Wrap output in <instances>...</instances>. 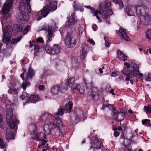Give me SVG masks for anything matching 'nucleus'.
<instances>
[{
    "mask_svg": "<svg viewBox=\"0 0 151 151\" xmlns=\"http://www.w3.org/2000/svg\"><path fill=\"white\" fill-rule=\"evenodd\" d=\"M14 0H7L3 5L1 9H12ZM20 0L18 9H32L30 5L31 0Z\"/></svg>",
    "mask_w": 151,
    "mask_h": 151,
    "instance_id": "f257e3e1",
    "label": "nucleus"
},
{
    "mask_svg": "<svg viewBox=\"0 0 151 151\" xmlns=\"http://www.w3.org/2000/svg\"><path fill=\"white\" fill-rule=\"evenodd\" d=\"M53 116L49 113H43L40 118V120H42L45 123L43 128L45 134H50L51 129L53 128V125L52 124V118Z\"/></svg>",
    "mask_w": 151,
    "mask_h": 151,
    "instance_id": "f03ea898",
    "label": "nucleus"
},
{
    "mask_svg": "<svg viewBox=\"0 0 151 151\" xmlns=\"http://www.w3.org/2000/svg\"><path fill=\"white\" fill-rule=\"evenodd\" d=\"M6 120L8 124L10 123L9 125L10 128L14 129L13 131L16 132L17 127V124H19V120L17 119L15 115L13 117V110L11 108L7 109Z\"/></svg>",
    "mask_w": 151,
    "mask_h": 151,
    "instance_id": "7ed1b4c3",
    "label": "nucleus"
},
{
    "mask_svg": "<svg viewBox=\"0 0 151 151\" xmlns=\"http://www.w3.org/2000/svg\"><path fill=\"white\" fill-rule=\"evenodd\" d=\"M112 10H91V12L94 14L97 19L99 20V22H101L102 20L99 17L98 14L103 19L105 20L106 23H111L109 21V17L110 14L112 13Z\"/></svg>",
    "mask_w": 151,
    "mask_h": 151,
    "instance_id": "20e7f679",
    "label": "nucleus"
},
{
    "mask_svg": "<svg viewBox=\"0 0 151 151\" xmlns=\"http://www.w3.org/2000/svg\"><path fill=\"white\" fill-rule=\"evenodd\" d=\"M25 71H26V70H24V72L20 75L21 77L24 81V73ZM35 75V74L34 70L31 67H30L28 70V72L27 75V77L24 79L25 81L24 82V81L23 82L21 86L24 91L25 90L27 86H29L30 85V82L28 81L29 78L31 80L32 77L33 76H34Z\"/></svg>",
    "mask_w": 151,
    "mask_h": 151,
    "instance_id": "39448f33",
    "label": "nucleus"
},
{
    "mask_svg": "<svg viewBox=\"0 0 151 151\" xmlns=\"http://www.w3.org/2000/svg\"><path fill=\"white\" fill-rule=\"evenodd\" d=\"M65 42L66 47L69 48H73L77 43L76 39L72 36V34L68 32L65 39Z\"/></svg>",
    "mask_w": 151,
    "mask_h": 151,
    "instance_id": "423d86ee",
    "label": "nucleus"
},
{
    "mask_svg": "<svg viewBox=\"0 0 151 151\" xmlns=\"http://www.w3.org/2000/svg\"><path fill=\"white\" fill-rule=\"evenodd\" d=\"M132 72V73H129L127 74H125L124 75L126 76L125 80L127 81H130L131 84H133L134 80L132 79L134 77L139 78L143 76V74L142 73H140V71L138 69V67L136 69H134V70Z\"/></svg>",
    "mask_w": 151,
    "mask_h": 151,
    "instance_id": "0eeeda50",
    "label": "nucleus"
},
{
    "mask_svg": "<svg viewBox=\"0 0 151 151\" xmlns=\"http://www.w3.org/2000/svg\"><path fill=\"white\" fill-rule=\"evenodd\" d=\"M91 140V148H96L97 149H100L103 146L102 142L99 139V137L97 134H96L92 137L90 139Z\"/></svg>",
    "mask_w": 151,
    "mask_h": 151,
    "instance_id": "6e6552de",
    "label": "nucleus"
},
{
    "mask_svg": "<svg viewBox=\"0 0 151 151\" xmlns=\"http://www.w3.org/2000/svg\"><path fill=\"white\" fill-rule=\"evenodd\" d=\"M33 127L34 129L32 133L34 136H35L32 137L33 140L37 141H39L40 142H42L45 139H46L47 138L46 135L45 134L41 132L38 133L37 127L36 125L34 124Z\"/></svg>",
    "mask_w": 151,
    "mask_h": 151,
    "instance_id": "1a4fd4ad",
    "label": "nucleus"
},
{
    "mask_svg": "<svg viewBox=\"0 0 151 151\" xmlns=\"http://www.w3.org/2000/svg\"><path fill=\"white\" fill-rule=\"evenodd\" d=\"M73 104L71 101H69L67 104H66L64 108L60 107L58 109V112L55 114L54 116L62 115L64 113H70L71 111L73 108Z\"/></svg>",
    "mask_w": 151,
    "mask_h": 151,
    "instance_id": "9d476101",
    "label": "nucleus"
},
{
    "mask_svg": "<svg viewBox=\"0 0 151 151\" xmlns=\"http://www.w3.org/2000/svg\"><path fill=\"white\" fill-rule=\"evenodd\" d=\"M115 111L113 114V116L118 122H121L123 121L124 116L127 115V112L123 108H121L119 111L116 110Z\"/></svg>",
    "mask_w": 151,
    "mask_h": 151,
    "instance_id": "9b49d317",
    "label": "nucleus"
},
{
    "mask_svg": "<svg viewBox=\"0 0 151 151\" xmlns=\"http://www.w3.org/2000/svg\"><path fill=\"white\" fill-rule=\"evenodd\" d=\"M124 65L126 67L124 68L123 70L122 71V72L124 74H127L129 73H132L134 69H136L138 67V69L139 70V65L136 63H132V65L130 66V65L128 63L124 62Z\"/></svg>",
    "mask_w": 151,
    "mask_h": 151,
    "instance_id": "f8f14e48",
    "label": "nucleus"
},
{
    "mask_svg": "<svg viewBox=\"0 0 151 151\" xmlns=\"http://www.w3.org/2000/svg\"><path fill=\"white\" fill-rule=\"evenodd\" d=\"M45 49L48 53L54 55L60 52V47L58 44H54L52 48L50 45H47L45 47Z\"/></svg>",
    "mask_w": 151,
    "mask_h": 151,
    "instance_id": "ddd939ff",
    "label": "nucleus"
},
{
    "mask_svg": "<svg viewBox=\"0 0 151 151\" xmlns=\"http://www.w3.org/2000/svg\"><path fill=\"white\" fill-rule=\"evenodd\" d=\"M75 13H72L70 16L67 17V19L68 20L65 22V26L66 27H70L74 25L77 22V17L75 16Z\"/></svg>",
    "mask_w": 151,
    "mask_h": 151,
    "instance_id": "4468645a",
    "label": "nucleus"
},
{
    "mask_svg": "<svg viewBox=\"0 0 151 151\" xmlns=\"http://www.w3.org/2000/svg\"><path fill=\"white\" fill-rule=\"evenodd\" d=\"M52 115L53 116V117L52 118V119H53L54 118L55 119L54 122L52 123V125H53V126L55 127L56 129H59V128H61V127L62 128L63 125L61 118L59 117H55V116Z\"/></svg>",
    "mask_w": 151,
    "mask_h": 151,
    "instance_id": "2eb2a0df",
    "label": "nucleus"
},
{
    "mask_svg": "<svg viewBox=\"0 0 151 151\" xmlns=\"http://www.w3.org/2000/svg\"><path fill=\"white\" fill-rule=\"evenodd\" d=\"M55 10H40L37 13L36 18L38 20H40L43 17H46L50 12H53Z\"/></svg>",
    "mask_w": 151,
    "mask_h": 151,
    "instance_id": "dca6fc26",
    "label": "nucleus"
},
{
    "mask_svg": "<svg viewBox=\"0 0 151 151\" xmlns=\"http://www.w3.org/2000/svg\"><path fill=\"white\" fill-rule=\"evenodd\" d=\"M111 6V1H105L104 2L100 3L99 7L100 9H112Z\"/></svg>",
    "mask_w": 151,
    "mask_h": 151,
    "instance_id": "f3484780",
    "label": "nucleus"
},
{
    "mask_svg": "<svg viewBox=\"0 0 151 151\" xmlns=\"http://www.w3.org/2000/svg\"><path fill=\"white\" fill-rule=\"evenodd\" d=\"M19 18L20 21L24 22V23L27 22L29 19V16L28 12L25 11H22L20 12Z\"/></svg>",
    "mask_w": 151,
    "mask_h": 151,
    "instance_id": "a211bd4d",
    "label": "nucleus"
},
{
    "mask_svg": "<svg viewBox=\"0 0 151 151\" xmlns=\"http://www.w3.org/2000/svg\"><path fill=\"white\" fill-rule=\"evenodd\" d=\"M83 80L87 88L91 89L93 92H94V89L96 90L95 91H94V92H96L97 91V88L96 87L93 86L92 81L89 82L85 79H84Z\"/></svg>",
    "mask_w": 151,
    "mask_h": 151,
    "instance_id": "6ab92c4d",
    "label": "nucleus"
},
{
    "mask_svg": "<svg viewBox=\"0 0 151 151\" xmlns=\"http://www.w3.org/2000/svg\"><path fill=\"white\" fill-rule=\"evenodd\" d=\"M57 4V2L56 1H54L52 3L49 2L48 4H46L42 9H56Z\"/></svg>",
    "mask_w": 151,
    "mask_h": 151,
    "instance_id": "aec40b11",
    "label": "nucleus"
},
{
    "mask_svg": "<svg viewBox=\"0 0 151 151\" xmlns=\"http://www.w3.org/2000/svg\"><path fill=\"white\" fill-rule=\"evenodd\" d=\"M40 98L39 96L37 94H34L29 97V102L28 103H35L40 101Z\"/></svg>",
    "mask_w": 151,
    "mask_h": 151,
    "instance_id": "412c9836",
    "label": "nucleus"
},
{
    "mask_svg": "<svg viewBox=\"0 0 151 151\" xmlns=\"http://www.w3.org/2000/svg\"><path fill=\"white\" fill-rule=\"evenodd\" d=\"M24 90V91H25ZM29 95L27 93L26 91H24L22 92V94L20 96V98L22 100H24L26 101L23 104V105H25L27 103H28L29 102Z\"/></svg>",
    "mask_w": 151,
    "mask_h": 151,
    "instance_id": "4be33fe9",
    "label": "nucleus"
},
{
    "mask_svg": "<svg viewBox=\"0 0 151 151\" xmlns=\"http://www.w3.org/2000/svg\"><path fill=\"white\" fill-rule=\"evenodd\" d=\"M53 29L50 28L49 29L48 31L47 32V34L46 37L47 40L45 45V47H47V45H50L49 42L52 40V38L53 36Z\"/></svg>",
    "mask_w": 151,
    "mask_h": 151,
    "instance_id": "5701e85b",
    "label": "nucleus"
},
{
    "mask_svg": "<svg viewBox=\"0 0 151 151\" xmlns=\"http://www.w3.org/2000/svg\"><path fill=\"white\" fill-rule=\"evenodd\" d=\"M2 41L3 42L6 44V45L11 41V37L9 34H6L5 32L3 33Z\"/></svg>",
    "mask_w": 151,
    "mask_h": 151,
    "instance_id": "b1692460",
    "label": "nucleus"
},
{
    "mask_svg": "<svg viewBox=\"0 0 151 151\" xmlns=\"http://www.w3.org/2000/svg\"><path fill=\"white\" fill-rule=\"evenodd\" d=\"M118 32L121 34V38L122 39L126 41H129L130 40V38L127 35L126 31L125 29L122 28H120Z\"/></svg>",
    "mask_w": 151,
    "mask_h": 151,
    "instance_id": "393cba45",
    "label": "nucleus"
},
{
    "mask_svg": "<svg viewBox=\"0 0 151 151\" xmlns=\"http://www.w3.org/2000/svg\"><path fill=\"white\" fill-rule=\"evenodd\" d=\"M75 78L74 77H68L66 80L67 85L71 87L72 89V86L74 85V86H76L77 84L74 82Z\"/></svg>",
    "mask_w": 151,
    "mask_h": 151,
    "instance_id": "a878e982",
    "label": "nucleus"
},
{
    "mask_svg": "<svg viewBox=\"0 0 151 151\" xmlns=\"http://www.w3.org/2000/svg\"><path fill=\"white\" fill-rule=\"evenodd\" d=\"M147 9V7L142 4L141 5H137L136 6H132L131 7H129V6H127L126 9Z\"/></svg>",
    "mask_w": 151,
    "mask_h": 151,
    "instance_id": "bb28decb",
    "label": "nucleus"
},
{
    "mask_svg": "<svg viewBox=\"0 0 151 151\" xmlns=\"http://www.w3.org/2000/svg\"><path fill=\"white\" fill-rule=\"evenodd\" d=\"M59 91L62 93L65 92L67 90L68 86L64 83H62L58 84Z\"/></svg>",
    "mask_w": 151,
    "mask_h": 151,
    "instance_id": "cd10ccee",
    "label": "nucleus"
},
{
    "mask_svg": "<svg viewBox=\"0 0 151 151\" xmlns=\"http://www.w3.org/2000/svg\"><path fill=\"white\" fill-rule=\"evenodd\" d=\"M14 131H13V132H12L9 129H7L6 131V139L9 140L10 139H14Z\"/></svg>",
    "mask_w": 151,
    "mask_h": 151,
    "instance_id": "c85d7f7f",
    "label": "nucleus"
},
{
    "mask_svg": "<svg viewBox=\"0 0 151 151\" xmlns=\"http://www.w3.org/2000/svg\"><path fill=\"white\" fill-rule=\"evenodd\" d=\"M72 87V89H77L81 95H83L84 94L85 92L84 87L83 86H81L77 84L76 86H74V85Z\"/></svg>",
    "mask_w": 151,
    "mask_h": 151,
    "instance_id": "c756f323",
    "label": "nucleus"
},
{
    "mask_svg": "<svg viewBox=\"0 0 151 151\" xmlns=\"http://www.w3.org/2000/svg\"><path fill=\"white\" fill-rule=\"evenodd\" d=\"M117 56L119 58L124 61H125L127 60V56L120 50H118L117 51Z\"/></svg>",
    "mask_w": 151,
    "mask_h": 151,
    "instance_id": "7c9ffc66",
    "label": "nucleus"
},
{
    "mask_svg": "<svg viewBox=\"0 0 151 151\" xmlns=\"http://www.w3.org/2000/svg\"><path fill=\"white\" fill-rule=\"evenodd\" d=\"M50 91L53 94H58L59 92L58 84L52 86L51 88Z\"/></svg>",
    "mask_w": 151,
    "mask_h": 151,
    "instance_id": "2f4dec72",
    "label": "nucleus"
},
{
    "mask_svg": "<svg viewBox=\"0 0 151 151\" xmlns=\"http://www.w3.org/2000/svg\"><path fill=\"white\" fill-rule=\"evenodd\" d=\"M10 10H1L2 14L3 15V17L4 18L7 19L10 18L11 14L9 12Z\"/></svg>",
    "mask_w": 151,
    "mask_h": 151,
    "instance_id": "473e14b6",
    "label": "nucleus"
},
{
    "mask_svg": "<svg viewBox=\"0 0 151 151\" xmlns=\"http://www.w3.org/2000/svg\"><path fill=\"white\" fill-rule=\"evenodd\" d=\"M22 38V36L17 37V38H14L12 39L11 40V43L12 45H15L19 42Z\"/></svg>",
    "mask_w": 151,
    "mask_h": 151,
    "instance_id": "72a5a7b5",
    "label": "nucleus"
},
{
    "mask_svg": "<svg viewBox=\"0 0 151 151\" xmlns=\"http://www.w3.org/2000/svg\"><path fill=\"white\" fill-rule=\"evenodd\" d=\"M96 91V90L94 89V92H93L92 91H91L92 93L91 96L93 100L95 101L97 100L99 98V96L98 95L99 93L98 90L97 89V91L96 92H94V91Z\"/></svg>",
    "mask_w": 151,
    "mask_h": 151,
    "instance_id": "f704fd0d",
    "label": "nucleus"
},
{
    "mask_svg": "<svg viewBox=\"0 0 151 151\" xmlns=\"http://www.w3.org/2000/svg\"><path fill=\"white\" fill-rule=\"evenodd\" d=\"M74 9H83V7L79 5L77 1H75L73 2Z\"/></svg>",
    "mask_w": 151,
    "mask_h": 151,
    "instance_id": "c9c22d12",
    "label": "nucleus"
},
{
    "mask_svg": "<svg viewBox=\"0 0 151 151\" xmlns=\"http://www.w3.org/2000/svg\"><path fill=\"white\" fill-rule=\"evenodd\" d=\"M112 1L116 4L119 5L120 9H122L123 8V4L122 0H113Z\"/></svg>",
    "mask_w": 151,
    "mask_h": 151,
    "instance_id": "e433bc0d",
    "label": "nucleus"
},
{
    "mask_svg": "<svg viewBox=\"0 0 151 151\" xmlns=\"http://www.w3.org/2000/svg\"><path fill=\"white\" fill-rule=\"evenodd\" d=\"M11 26L8 25L6 27V28L4 30L3 29V33L5 32L7 34H9V32H11Z\"/></svg>",
    "mask_w": 151,
    "mask_h": 151,
    "instance_id": "4c0bfd02",
    "label": "nucleus"
},
{
    "mask_svg": "<svg viewBox=\"0 0 151 151\" xmlns=\"http://www.w3.org/2000/svg\"><path fill=\"white\" fill-rule=\"evenodd\" d=\"M150 122L149 119H145L142 120V122L143 125L148 126L150 124Z\"/></svg>",
    "mask_w": 151,
    "mask_h": 151,
    "instance_id": "58836bf2",
    "label": "nucleus"
},
{
    "mask_svg": "<svg viewBox=\"0 0 151 151\" xmlns=\"http://www.w3.org/2000/svg\"><path fill=\"white\" fill-rule=\"evenodd\" d=\"M35 48V54L39 52V50L40 48V46L37 45V42H35L34 44Z\"/></svg>",
    "mask_w": 151,
    "mask_h": 151,
    "instance_id": "ea45409f",
    "label": "nucleus"
},
{
    "mask_svg": "<svg viewBox=\"0 0 151 151\" xmlns=\"http://www.w3.org/2000/svg\"><path fill=\"white\" fill-rule=\"evenodd\" d=\"M50 28H51L52 29H53V27H50L48 25H43L42 28V30H46L48 32V31L49 29Z\"/></svg>",
    "mask_w": 151,
    "mask_h": 151,
    "instance_id": "a19ab883",
    "label": "nucleus"
},
{
    "mask_svg": "<svg viewBox=\"0 0 151 151\" xmlns=\"http://www.w3.org/2000/svg\"><path fill=\"white\" fill-rule=\"evenodd\" d=\"M147 38L149 40H151V29H149L146 33Z\"/></svg>",
    "mask_w": 151,
    "mask_h": 151,
    "instance_id": "79ce46f5",
    "label": "nucleus"
},
{
    "mask_svg": "<svg viewBox=\"0 0 151 151\" xmlns=\"http://www.w3.org/2000/svg\"><path fill=\"white\" fill-rule=\"evenodd\" d=\"M47 140H46L45 139L44 140H43L42 142H42V143L41 144H38L39 148H41L42 147H44L45 144L47 143Z\"/></svg>",
    "mask_w": 151,
    "mask_h": 151,
    "instance_id": "37998d69",
    "label": "nucleus"
},
{
    "mask_svg": "<svg viewBox=\"0 0 151 151\" xmlns=\"http://www.w3.org/2000/svg\"><path fill=\"white\" fill-rule=\"evenodd\" d=\"M23 30V27L21 25H17V26L16 32H20Z\"/></svg>",
    "mask_w": 151,
    "mask_h": 151,
    "instance_id": "c03bdc74",
    "label": "nucleus"
},
{
    "mask_svg": "<svg viewBox=\"0 0 151 151\" xmlns=\"http://www.w3.org/2000/svg\"><path fill=\"white\" fill-rule=\"evenodd\" d=\"M126 13H127V15L131 16H133L134 14V12L133 11V10H125Z\"/></svg>",
    "mask_w": 151,
    "mask_h": 151,
    "instance_id": "a18cd8bd",
    "label": "nucleus"
},
{
    "mask_svg": "<svg viewBox=\"0 0 151 151\" xmlns=\"http://www.w3.org/2000/svg\"><path fill=\"white\" fill-rule=\"evenodd\" d=\"M48 70H44L43 73L41 75V78H43L45 77L48 76Z\"/></svg>",
    "mask_w": 151,
    "mask_h": 151,
    "instance_id": "49530a36",
    "label": "nucleus"
},
{
    "mask_svg": "<svg viewBox=\"0 0 151 151\" xmlns=\"http://www.w3.org/2000/svg\"><path fill=\"white\" fill-rule=\"evenodd\" d=\"M82 56L83 57V59H84L86 56L87 51L85 50L84 49L82 48Z\"/></svg>",
    "mask_w": 151,
    "mask_h": 151,
    "instance_id": "de8ad7c7",
    "label": "nucleus"
},
{
    "mask_svg": "<svg viewBox=\"0 0 151 151\" xmlns=\"http://www.w3.org/2000/svg\"><path fill=\"white\" fill-rule=\"evenodd\" d=\"M0 146L1 148L3 149L6 147V146L3 142V140L1 138H0Z\"/></svg>",
    "mask_w": 151,
    "mask_h": 151,
    "instance_id": "09e8293b",
    "label": "nucleus"
},
{
    "mask_svg": "<svg viewBox=\"0 0 151 151\" xmlns=\"http://www.w3.org/2000/svg\"><path fill=\"white\" fill-rule=\"evenodd\" d=\"M146 22L148 24H151V15L148 16L147 19H146Z\"/></svg>",
    "mask_w": 151,
    "mask_h": 151,
    "instance_id": "8fccbe9b",
    "label": "nucleus"
},
{
    "mask_svg": "<svg viewBox=\"0 0 151 151\" xmlns=\"http://www.w3.org/2000/svg\"><path fill=\"white\" fill-rule=\"evenodd\" d=\"M109 109L111 111L113 114H114V112L115 111V110H116V108L113 106V105L111 104V106H109Z\"/></svg>",
    "mask_w": 151,
    "mask_h": 151,
    "instance_id": "3c124183",
    "label": "nucleus"
},
{
    "mask_svg": "<svg viewBox=\"0 0 151 151\" xmlns=\"http://www.w3.org/2000/svg\"><path fill=\"white\" fill-rule=\"evenodd\" d=\"M57 129L59 130L60 132L59 134V136L61 137H64L65 134H64L63 132H62V129H61L60 128H59V129Z\"/></svg>",
    "mask_w": 151,
    "mask_h": 151,
    "instance_id": "603ef678",
    "label": "nucleus"
},
{
    "mask_svg": "<svg viewBox=\"0 0 151 151\" xmlns=\"http://www.w3.org/2000/svg\"><path fill=\"white\" fill-rule=\"evenodd\" d=\"M119 73L117 71H114L111 74V76L113 77H115L117 76Z\"/></svg>",
    "mask_w": 151,
    "mask_h": 151,
    "instance_id": "864d4df0",
    "label": "nucleus"
},
{
    "mask_svg": "<svg viewBox=\"0 0 151 151\" xmlns=\"http://www.w3.org/2000/svg\"><path fill=\"white\" fill-rule=\"evenodd\" d=\"M36 42L43 43L44 42V40L42 37H38L37 39Z\"/></svg>",
    "mask_w": 151,
    "mask_h": 151,
    "instance_id": "5fc2aeb1",
    "label": "nucleus"
},
{
    "mask_svg": "<svg viewBox=\"0 0 151 151\" xmlns=\"http://www.w3.org/2000/svg\"><path fill=\"white\" fill-rule=\"evenodd\" d=\"M30 27L29 25L27 26L24 29L23 32L26 34H27Z\"/></svg>",
    "mask_w": 151,
    "mask_h": 151,
    "instance_id": "6e6d98bb",
    "label": "nucleus"
},
{
    "mask_svg": "<svg viewBox=\"0 0 151 151\" xmlns=\"http://www.w3.org/2000/svg\"><path fill=\"white\" fill-rule=\"evenodd\" d=\"M106 37H104V39L105 41V46L107 47H109L111 43L106 40Z\"/></svg>",
    "mask_w": 151,
    "mask_h": 151,
    "instance_id": "4d7b16f0",
    "label": "nucleus"
},
{
    "mask_svg": "<svg viewBox=\"0 0 151 151\" xmlns=\"http://www.w3.org/2000/svg\"><path fill=\"white\" fill-rule=\"evenodd\" d=\"M92 28L93 31H96L98 28V27L96 24H93L92 25Z\"/></svg>",
    "mask_w": 151,
    "mask_h": 151,
    "instance_id": "13d9d810",
    "label": "nucleus"
},
{
    "mask_svg": "<svg viewBox=\"0 0 151 151\" xmlns=\"http://www.w3.org/2000/svg\"><path fill=\"white\" fill-rule=\"evenodd\" d=\"M88 41L90 44H92L93 45L95 44V42L93 40L90 39Z\"/></svg>",
    "mask_w": 151,
    "mask_h": 151,
    "instance_id": "bf43d9fd",
    "label": "nucleus"
},
{
    "mask_svg": "<svg viewBox=\"0 0 151 151\" xmlns=\"http://www.w3.org/2000/svg\"><path fill=\"white\" fill-rule=\"evenodd\" d=\"M119 133L117 131H114V135L115 137H117L119 135Z\"/></svg>",
    "mask_w": 151,
    "mask_h": 151,
    "instance_id": "052dcab7",
    "label": "nucleus"
},
{
    "mask_svg": "<svg viewBox=\"0 0 151 151\" xmlns=\"http://www.w3.org/2000/svg\"><path fill=\"white\" fill-rule=\"evenodd\" d=\"M84 7L87 9H95L93 7H91L89 5L88 6H84Z\"/></svg>",
    "mask_w": 151,
    "mask_h": 151,
    "instance_id": "680f3d73",
    "label": "nucleus"
},
{
    "mask_svg": "<svg viewBox=\"0 0 151 151\" xmlns=\"http://www.w3.org/2000/svg\"><path fill=\"white\" fill-rule=\"evenodd\" d=\"M39 88L40 90H43L45 88V86L43 85H40L39 86Z\"/></svg>",
    "mask_w": 151,
    "mask_h": 151,
    "instance_id": "e2e57ef3",
    "label": "nucleus"
},
{
    "mask_svg": "<svg viewBox=\"0 0 151 151\" xmlns=\"http://www.w3.org/2000/svg\"><path fill=\"white\" fill-rule=\"evenodd\" d=\"M114 89H111V90L109 91L110 93H111L113 95H115V94L114 93Z\"/></svg>",
    "mask_w": 151,
    "mask_h": 151,
    "instance_id": "0e129e2a",
    "label": "nucleus"
},
{
    "mask_svg": "<svg viewBox=\"0 0 151 151\" xmlns=\"http://www.w3.org/2000/svg\"><path fill=\"white\" fill-rule=\"evenodd\" d=\"M47 145L46 149H43L42 151H46L47 150H49L50 149V147L48 146V145L47 144L46 145Z\"/></svg>",
    "mask_w": 151,
    "mask_h": 151,
    "instance_id": "69168bd1",
    "label": "nucleus"
},
{
    "mask_svg": "<svg viewBox=\"0 0 151 151\" xmlns=\"http://www.w3.org/2000/svg\"><path fill=\"white\" fill-rule=\"evenodd\" d=\"M13 91V89L12 88L9 89L8 91V92L9 94H12V93Z\"/></svg>",
    "mask_w": 151,
    "mask_h": 151,
    "instance_id": "338daca9",
    "label": "nucleus"
},
{
    "mask_svg": "<svg viewBox=\"0 0 151 151\" xmlns=\"http://www.w3.org/2000/svg\"><path fill=\"white\" fill-rule=\"evenodd\" d=\"M112 130L114 131H116L118 130V128L116 127H114L113 128Z\"/></svg>",
    "mask_w": 151,
    "mask_h": 151,
    "instance_id": "774afa93",
    "label": "nucleus"
}]
</instances>
